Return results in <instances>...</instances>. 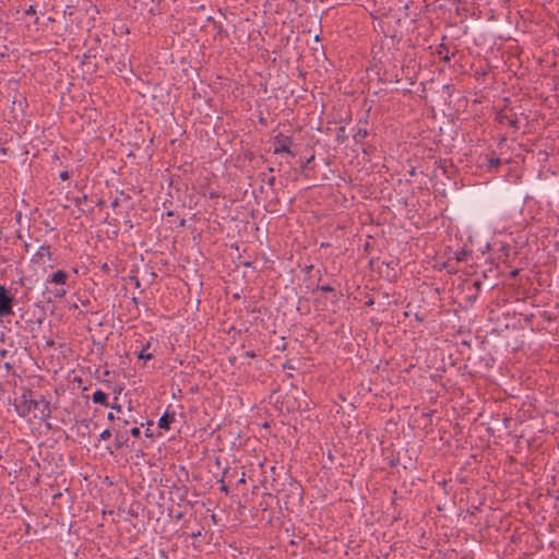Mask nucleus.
I'll return each mask as SVG.
<instances>
[{
  "instance_id": "f257e3e1",
  "label": "nucleus",
  "mask_w": 559,
  "mask_h": 559,
  "mask_svg": "<svg viewBox=\"0 0 559 559\" xmlns=\"http://www.w3.org/2000/svg\"><path fill=\"white\" fill-rule=\"evenodd\" d=\"M33 399V391L25 389L23 394L14 400L15 411L21 417H26L32 412Z\"/></svg>"
},
{
  "instance_id": "f03ea898",
  "label": "nucleus",
  "mask_w": 559,
  "mask_h": 559,
  "mask_svg": "<svg viewBox=\"0 0 559 559\" xmlns=\"http://www.w3.org/2000/svg\"><path fill=\"white\" fill-rule=\"evenodd\" d=\"M14 304V295L4 285L0 284V318L13 314Z\"/></svg>"
},
{
  "instance_id": "7ed1b4c3",
  "label": "nucleus",
  "mask_w": 559,
  "mask_h": 559,
  "mask_svg": "<svg viewBox=\"0 0 559 559\" xmlns=\"http://www.w3.org/2000/svg\"><path fill=\"white\" fill-rule=\"evenodd\" d=\"M32 409L34 411V417L40 420H46L51 416L50 402L44 396L33 399Z\"/></svg>"
},
{
  "instance_id": "20e7f679",
  "label": "nucleus",
  "mask_w": 559,
  "mask_h": 559,
  "mask_svg": "<svg viewBox=\"0 0 559 559\" xmlns=\"http://www.w3.org/2000/svg\"><path fill=\"white\" fill-rule=\"evenodd\" d=\"M273 144H274V154H281L283 152H288V147H292L294 144L293 138L283 134L280 132L273 138Z\"/></svg>"
},
{
  "instance_id": "39448f33",
  "label": "nucleus",
  "mask_w": 559,
  "mask_h": 559,
  "mask_svg": "<svg viewBox=\"0 0 559 559\" xmlns=\"http://www.w3.org/2000/svg\"><path fill=\"white\" fill-rule=\"evenodd\" d=\"M112 430L115 431V449L120 450L124 447L128 448L129 447L128 430H119V429H116L115 426H112Z\"/></svg>"
},
{
  "instance_id": "423d86ee",
  "label": "nucleus",
  "mask_w": 559,
  "mask_h": 559,
  "mask_svg": "<svg viewBox=\"0 0 559 559\" xmlns=\"http://www.w3.org/2000/svg\"><path fill=\"white\" fill-rule=\"evenodd\" d=\"M68 278H69L68 272H66L63 270H58V271L53 272L51 275H49L47 283L63 286L67 283Z\"/></svg>"
},
{
  "instance_id": "0eeeda50",
  "label": "nucleus",
  "mask_w": 559,
  "mask_h": 559,
  "mask_svg": "<svg viewBox=\"0 0 559 559\" xmlns=\"http://www.w3.org/2000/svg\"><path fill=\"white\" fill-rule=\"evenodd\" d=\"M207 21L213 24V28L215 29L214 40L226 38L229 36L227 29L224 28L222 22L214 20L212 16H209Z\"/></svg>"
},
{
  "instance_id": "6e6552de",
  "label": "nucleus",
  "mask_w": 559,
  "mask_h": 559,
  "mask_svg": "<svg viewBox=\"0 0 559 559\" xmlns=\"http://www.w3.org/2000/svg\"><path fill=\"white\" fill-rule=\"evenodd\" d=\"M176 413L166 411L158 419V427L164 430H169L170 425L175 421Z\"/></svg>"
},
{
  "instance_id": "1a4fd4ad",
  "label": "nucleus",
  "mask_w": 559,
  "mask_h": 559,
  "mask_svg": "<svg viewBox=\"0 0 559 559\" xmlns=\"http://www.w3.org/2000/svg\"><path fill=\"white\" fill-rule=\"evenodd\" d=\"M502 165L501 158L495 155L486 156V168L490 173H496L498 168Z\"/></svg>"
},
{
  "instance_id": "9d476101",
  "label": "nucleus",
  "mask_w": 559,
  "mask_h": 559,
  "mask_svg": "<svg viewBox=\"0 0 559 559\" xmlns=\"http://www.w3.org/2000/svg\"><path fill=\"white\" fill-rule=\"evenodd\" d=\"M44 257H47L48 259L52 258V254L50 252V245L44 243L39 247V250L34 254L32 261L33 262H39Z\"/></svg>"
},
{
  "instance_id": "9b49d317",
  "label": "nucleus",
  "mask_w": 559,
  "mask_h": 559,
  "mask_svg": "<svg viewBox=\"0 0 559 559\" xmlns=\"http://www.w3.org/2000/svg\"><path fill=\"white\" fill-rule=\"evenodd\" d=\"M109 397H108V394L103 392L102 390H97L93 393L92 395V401L95 403V404H99V405H103V406H109Z\"/></svg>"
},
{
  "instance_id": "f8f14e48",
  "label": "nucleus",
  "mask_w": 559,
  "mask_h": 559,
  "mask_svg": "<svg viewBox=\"0 0 559 559\" xmlns=\"http://www.w3.org/2000/svg\"><path fill=\"white\" fill-rule=\"evenodd\" d=\"M369 135V132L365 128H358L353 134L355 144L364 146V140Z\"/></svg>"
},
{
  "instance_id": "ddd939ff",
  "label": "nucleus",
  "mask_w": 559,
  "mask_h": 559,
  "mask_svg": "<svg viewBox=\"0 0 559 559\" xmlns=\"http://www.w3.org/2000/svg\"><path fill=\"white\" fill-rule=\"evenodd\" d=\"M150 347H151V342L147 341L146 344H144L142 346L140 353L138 354V358L145 360V361L151 360L154 357V354L147 352L150 349Z\"/></svg>"
},
{
  "instance_id": "4468645a",
  "label": "nucleus",
  "mask_w": 559,
  "mask_h": 559,
  "mask_svg": "<svg viewBox=\"0 0 559 559\" xmlns=\"http://www.w3.org/2000/svg\"><path fill=\"white\" fill-rule=\"evenodd\" d=\"M131 423H136V420L134 418H121V417H117V421L112 425L116 427V429H119V430H122L124 429L128 425H130Z\"/></svg>"
},
{
  "instance_id": "2eb2a0df",
  "label": "nucleus",
  "mask_w": 559,
  "mask_h": 559,
  "mask_svg": "<svg viewBox=\"0 0 559 559\" xmlns=\"http://www.w3.org/2000/svg\"><path fill=\"white\" fill-rule=\"evenodd\" d=\"M438 55L440 56V58L444 61H450V56H449V48L445 46V45H440L439 49H438Z\"/></svg>"
},
{
  "instance_id": "dca6fc26",
  "label": "nucleus",
  "mask_w": 559,
  "mask_h": 559,
  "mask_svg": "<svg viewBox=\"0 0 559 559\" xmlns=\"http://www.w3.org/2000/svg\"><path fill=\"white\" fill-rule=\"evenodd\" d=\"M51 294L53 295V298L61 299L66 296L67 289L63 287L56 288L53 292H51Z\"/></svg>"
},
{
  "instance_id": "f3484780",
  "label": "nucleus",
  "mask_w": 559,
  "mask_h": 559,
  "mask_svg": "<svg viewBox=\"0 0 559 559\" xmlns=\"http://www.w3.org/2000/svg\"><path fill=\"white\" fill-rule=\"evenodd\" d=\"M471 253H472V252H471L469 250H465V249H463V250H461V251L457 253V255H456V260H457L459 262H461V261H465V260L467 259V257H468Z\"/></svg>"
},
{
  "instance_id": "a211bd4d",
  "label": "nucleus",
  "mask_w": 559,
  "mask_h": 559,
  "mask_svg": "<svg viewBox=\"0 0 559 559\" xmlns=\"http://www.w3.org/2000/svg\"><path fill=\"white\" fill-rule=\"evenodd\" d=\"M126 69H127V61L124 59L119 60L116 64L117 72L122 73Z\"/></svg>"
},
{
  "instance_id": "6ab92c4d",
  "label": "nucleus",
  "mask_w": 559,
  "mask_h": 559,
  "mask_svg": "<svg viewBox=\"0 0 559 559\" xmlns=\"http://www.w3.org/2000/svg\"><path fill=\"white\" fill-rule=\"evenodd\" d=\"M314 159V155H311L304 165H301V173L307 177L308 176V164H310Z\"/></svg>"
},
{
  "instance_id": "aec40b11",
  "label": "nucleus",
  "mask_w": 559,
  "mask_h": 559,
  "mask_svg": "<svg viewBox=\"0 0 559 559\" xmlns=\"http://www.w3.org/2000/svg\"><path fill=\"white\" fill-rule=\"evenodd\" d=\"M112 431H114L112 428L111 429H109V428L105 429L99 435V440H107V439H109L111 437V435H112Z\"/></svg>"
},
{
  "instance_id": "412c9836",
  "label": "nucleus",
  "mask_w": 559,
  "mask_h": 559,
  "mask_svg": "<svg viewBox=\"0 0 559 559\" xmlns=\"http://www.w3.org/2000/svg\"><path fill=\"white\" fill-rule=\"evenodd\" d=\"M317 289L321 290V292H324V293H334L335 292V288L332 287L331 285L326 284V285H319L317 287Z\"/></svg>"
},
{
  "instance_id": "4be33fe9",
  "label": "nucleus",
  "mask_w": 559,
  "mask_h": 559,
  "mask_svg": "<svg viewBox=\"0 0 559 559\" xmlns=\"http://www.w3.org/2000/svg\"><path fill=\"white\" fill-rule=\"evenodd\" d=\"M290 486L294 488L295 491H297V495L299 496V499H302V488L297 481H293Z\"/></svg>"
},
{
  "instance_id": "5701e85b",
  "label": "nucleus",
  "mask_w": 559,
  "mask_h": 559,
  "mask_svg": "<svg viewBox=\"0 0 559 559\" xmlns=\"http://www.w3.org/2000/svg\"><path fill=\"white\" fill-rule=\"evenodd\" d=\"M177 491H178V492H179V491H181V492L179 493V496H178L179 500H180V501L186 500V496H187V491H188L187 487H186V486H182L181 488H177Z\"/></svg>"
},
{
  "instance_id": "b1692460",
  "label": "nucleus",
  "mask_w": 559,
  "mask_h": 559,
  "mask_svg": "<svg viewBox=\"0 0 559 559\" xmlns=\"http://www.w3.org/2000/svg\"><path fill=\"white\" fill-rule=\"evenodd\" d=\"M131 435L132 437L134 438H140L141 437V430L139 427H133L131 428L130 430H128V435Z\"/></svg>"
},
{
  "instance_id": "393cba45",
  "label": "nucleus",
  "mask_w": 559,
  "mask_h": 559,
  "mask_svg": "<svg viewBox=\"0 0 559 559\" xmlns=\"http://www.w3.org/2000/svg\"><path fill=\"white\" fill-rule=\"evenodd\" d=\"M508 122H509V124H510L512 128H514V129H516V130H518V129H520V124H519V120H518L516 116H514V118H509V119H508Z\"/></svg>"
},
{
  "instance_id": "a878e982",
  "label": "nucleus",
  "mask_w": 559,
  "mask_h": 559,
  "mask_svg": "<svg viewBox=\"0 0 559 559\" xmlns=\"http://www.w3.org/2000/svg\"><path fill=\"white\" fill-rule=\"evenodd\" d=\"M86 201H87V195L86 194H84L83 197H78V198L74 199V203H75V205L78 207L81 206Z\"/></svg>"
},
{
  "instance_id": "bb28decb",
  "label": "nucleus",
  "mask_w": 559,
  "mask_h": 559,
  "mask_svg": "<svg viewBox=\"0 0 559 559\" xmlns=\"http://www.w3.org/2000/svg\"><path fill=\"white\" fill-rule=\"evenodd\" d=\"M71 177L70 173L68 170H63L59 174V178L62 180V181H66L68 180L69 178Z\"/></svg>"
},
{
  "instance_id": "cd10ccee",
  "label": "nucleus",
  "mask_w": 559,
  "mask_h": 559,
  "mask_svg": "<svg viewBox=\"0 0 559 559\" xmlns=\"http://www.w3.org/2000/svg\"><path fill=\"white\" fill-rule=\"evenodd\" d=\"M344 131H345V127H343V126L337 129V141H340L341 143H343L345 141V136H341L340 132H344Z\"/></svg>"
},
{
  "instance_id": "c85d7f7f",
  "label": "nucleus",
  "mask_w": 559,
  "mask_h": 559,
  "mask_svg": "<svg viewBox=\"0 0 559 559\" xmlns=\"http://www.w3.org/2000/svg\"><path fill=\"white\" fill-rule=\"evenodd\" d=\"M373 148H374L373 145L362 146V153L366 155H369L372 153Z\"/></svg>"
},
{
  "instance_id": "c756f323",
  "label": "nucleus",
  "mask_w": 559,
  "mask_h": 559,
  "mask_svg": "<svg viewBox=\"0 0 559 559\" xmlns=\"http://www.w3.org/2000/svg\"><path fill=\"white\" fill-rule=\"evenodd\" d=\"M26 15H33L36 14V10L34 5H29L28 9L25 10Z\"/></svg>"
},
{
  "instance_id": "7c9ffc66",
  "label": "nucleus",
  "mask_w": 559,
  "mask_h": 559,
  "mask_svg": "<svg viewBox=\"0 0 559 559\" xmlns=\"http://www.w3.org/2000/svg\"><path fill=\"white\" fill-rule=\"evenodd\" d=\"M109 406H110L112 409L117 411V412H121V409H122V406H121L120 404H118V403L109 404Z\"/></svg>"
},
{
  "instance_id": "2f4dec72",
  "label": "nucleus",
  "mask_w": 559,
  "mask_h": 559,
  "mask_svg": "<svg viewBox=\"0 0 559 559\" xmlns=\"http://www.w3.org/2000/svg\"><path fill=\"white\" fill-rule=\"evenodd\" d=\"M275 181H276L275 176H271V177L266 180V183H267L270 187H273V186L275 185Z\"/></svg>"
},
{
  "instance_id": "473e14b6",
  "label": "nucleus",
  "mask_w": 559,
  "mask_h": 559,
  "mask_svg": "<svg viewBox=\"0 0 559 559\" xmlns=\"http://www.w3.org/2000/svg\"><path fill=\"white\" fill-rule=\"evenodd\" d=\"M107 419L114 421V424L117 421V417L111 412L107 414Z\"/></svg>"
},
{
  "instance_id": "72a5a7b5",
  "label": "nucleus",
  "mask_w": 559,
  "mask_h": 559,
  "mask_svg": "<svg viewBox=\"0 0 559 559\" xmlns=\"http://www.w3.org/2000/svg\"><path fill=\"white\" fill-rule=\"evenodd\" d=\"M120 205V200L118 198H116L112 202H111V207L112 209H116Z\"/></svg>"
},
{
  "instance_id": "f704fd0d",
  "label": "nucleus",
  "mask_w": 559,
  "mask_h": 559,
  "mask_svg": "<svg viewBox=\"0 0 559 559\" xmlns=\"http://www.w3.org/2000/svg\"><path fill=\"white\" fill-rule=\"evenodd\" d=\"M542 316L547 321H551L552 320L551 314H549L547 311H544Z\"/></svg>"
},
{
  "instance_id": "c9c22d12",
  "label": "nucleus",
  "mask_w": 559,
  "mask_h": 559,
  "mask_svg": "<svg viewBox=\"0 0 559 559\" xmlns=\"http://www.w3.org/2000/svg\"><path fill=\"white\" fill-rule=\"evenodd\" d=\"M218 197H219V194H218V192H216V191H211V192L209 193V198H210V199H217Z\"/></svg>"
},
{
  "instance_id": "e433bc0d",
  "label": "nucleus",
  "mask_w": 559,
  "mask_h": 559,
  "mask_svg": "<svg viewBox=\"0 0 559 559\" xmlns=\"http://www.w3.org/2000/svg\"><path fill=\"white\" fill-rule=\"evenodd\" d=\"M102 271H103V272H105V273H108V272L110 271L109 265H108L107 263H104V264L102 265Z\"/></svg>"
},
{
  "instance_id": "4c0bfd02",
  "label": "nucleus",
  "mask_w": 559,
  "mask_h": 559,
  "mask_svg": "<svg viewBox=\"0 0 559 559\" xmlns=\"http://www.w3.org/2000/svg\"><path fill=\"white\" fill-rule=\"evenodd\" d=\"M474 286H475L476 290H477V292H479V290H480V288H481V282H480V281H476V282L474 283Z\"/></svg>"
},
{
  "instance_id": "58836bf2",
  "label": "nucleus",
  "mask_w": 559,
  "mask_h": 559,
  "mask_svg": "<svg viewBox=\"0 0 559 559\" xmlns=\"http://www.w3.org/2000/svg\"><path fill=\"white\" fill-rule=\"evenodd\" d=\"M245 355H246L247 357H249V358H253V357H255V353H254L253 350H248V352H246V354H245Z\"/></svg>"
},
{
  "instance_id": "ea45409f",
  "label": "nucleus",
  "mask_w": 559,
  "mask_h": 559,
  "mask_svg": "<svg viewBox=\"0 0 559 559\" xmlns=\"http://www.w3.org/2000/svg\"><path fill=\"white\" fill-rule=\"evenodd\" d=\"M397 464H399V459H393V460H391V461H390V466H391V467H394V466H396Z\"/></svg>"
},
{
  "instance_id": "a19ab883",
  "label": "nucleus",
  "mask_w": 559,
  "mask_h": 559,
  "mask_svg": "<svg viewBox=\"0 0 559 559\" xmlns=\"http://www.w3.org/2000/svg\"><path fill=\"white\" fill-rule=\"evenodd\" d=\"M498 119H499V122H503L504 120H508L509 117L506 115H499Z\"/></svg>"
},
{
  "instance_id": "79ce46f5",
  "label": "nucleus",
  "mask_w": 559,
  "mask_h": 559,
  "mask_svg": "<svg viewBox=\"0 0 559 559\" xmlns=\"http://www.w3.org/2000/svg\"><path fill=\"white\" fill-rule=\"evenodd\" d=\"M287 155H289L290 157H295L296 156V153L292 150V147H288V152H285Z\"/></svg>"
},
{
  "instance_id": "37998d69",
  "label": "nucleus",
  "mask_w": 559,
  "mask_h": 559,
  "mask_svg": "<svg viewBox=\"0 0 559 559\" xmlns=\"http://www.w3.org/2000/svg\"><path fill=\"white\" fill-rule=\"evenodd\" d=\"M174 518L179 521L183 518V512H178L177 514L174 515Z\"/></svg>"
},
{
  "instance_id": "c03bdc74",
  "label": "nucleus",
  "mask_w": 559,
  "mask_h": 559,
  "mask_svg": "<svg viewBox=\"0 0 559 559\" xmlns=\"http://www.w3.org/2000/svg\"><path fill=\"white\" fill-rule=\"evenodd\" d=\"M104 204H105V201L103 199H98L96 202V206H99V207L104 206Z\"/></svg>"
},
{
  "instance_id": "a18cd8bd",
  "label": "nucleus",
  "mask_w": 559,
  "mask_h": 559,
  "mask_svg": "<svg viewBox=\"0 0 559 559\" xmlns=\"http://www.w3.org/2000/svg\"><path fill=\"white\" fill-rule=\"evenodd\" d=\"M440 164H442V162H440ZM440 168L442 169L443 174H445V175L448 174V168H447V166H444V165H440Z\"/></svg>"
},
{
  "instance_id": "49530a36",
  "label": "nucleus",
  "mask_w": 559,
  "mask_h": 559,
  "mask_svg": "<svg viewBox=\"0 0 559 559\" xmlns=\"http://www.w3.org/2000/svg\"><path fill=\"white\" fill-rule=\"evenodd\" d=\"M8 148L7 147H1L0 148V153L3 154V155H7L8 154Z\"/></svg>"
},
{
  "instance_id": "de8ad7c7",
  "label": "nucleus",
  "mask_w": 559,
  "mask_h": 559,
  "mask_svg": "<svg viewBox=\"0 0 559 559\" xmlns=\"http://www.w3.org/2000/svg\"><path fill=\"white\" fill-rule=\"evenodd\" d=\"M373 304H374L373 299H369L368 301H366L367 307H371Z\"/></svg>"
},
{
  "instance_id": "09e8293b",
  "label": "nucleus",
  "mask_w": 559,
  "mask_h": 559,
  "mask_svg": "<svg viewBox=\"0 0 559 559\" xmlns=\"http://www.w3.org/2000/svg\"><path fill=\"white\" fill-rule=\"evenodd\" d=\"M145 436H146V437H148V438H151V437H153V433L151 432V430H150V429H146V431H145Z\"/></svg>"
},
{
  "instance_id": "8fccbe9b",
  "label": "nucleus",
  "mask_w": 559,
  "mask_h": 559,
  "mask_svg": "<svg viewBox=\"0 0 559 559\" xmlns=\"http://www.w3.org/2000/svg\"><path fill=\"white\" fill-rule=\"evenodd\" d=\"M4 368H5L7 370H10V369L12 368V365H11L10 362H5V364H4Z\"/></svg>"
},
{
  "instance_id": "3c124183",
  "label": "nucleus",
  "mask_w": 559,
  "mask_h": 559,
  "mask_svg": "<svg viewBox=\"0 0 559 559\" xmlns=\"http://www.w3.org/2000/svg\"><path fill=\"white\" fill-rule=\"evenodd\" d=\"M124 223H126V225H129V228H132V227H133V225H132V223H131V221H130V219H126V222H124Z\"/></svg>"
},
{
  "instance_id": "603ef678",
  "label": "nucleus",
  "mask_w": 559,
  "mask_h": 559,
  "mask_svg": "<svg viewBox=\"0 0 559 559\" xmlns=\"http://www.w3.org/2000/svg\"><path fill=\"white\" fill-rule=\"evenodd\" d=\"M7 353H8V350H7V349H2V350L0 352V356H1V357H4V356L7 355Z\"/></svg>"
},
{
  "instance_id": "864d4df0",
  "label": "nucleus",
  "mask_w": 559,
  "mask_h": 559,
  "mask_svg": "<svg viewBox=\"0 0 559 559\" xmlns=\"http://www.w3.org/2000/svg\"><path fill=\"white\" fill-rule=\"evenodd\" d=\"M518 273H519V271H518V270H514V271H512V272H511V276H512V277H515V276L518 275Z\"/></svg>"
},
{
  "instance_id": "5fc2aeb1",
  "label": "nucleus",
  "mask_w": 559,
  "mask_h": 559,
  "mask_svg": "<svg viewBox=\"0 0 559 559\" xmlns=\"http://www.w3.org/2000/svg\"><path fill=\"white\" fill-rule=\"evenodd\" d=\"M185 224H186V219H183V218H182V219L180 221V224H179V225H180L181 227H183V226H185Z\"/></svg>"
},
{
  "instance_id": "6e6d98bb",
  "label": "nucleus",
  "mask_w": 559,
  "mask_h": 559,
  "mask_svg": "<svg viewBox=\"0 0 559 559\" xmlns=\"http://www.w3.org/2000/svg\"><path fill=\"white\" fill-rule=\"evenodd\" d=\"M223 491L227 492L228 489H227V486L223 485L222 488H221Z\"/></svg>"
},
{
  "instance_id": "4d7b16f0",
  "label": "nucleus",
  "mask_w": 559,
  "mask_h": 559,
  "mask_svg": "<svg viewBox=\"0 0 559 559\" xmlns=\"http://www.w3.org/2000/svg\"><path fill=\"white\" fill-rule=\"evenodd\" d=\"M123 197H124V200H130V195L129 194H124V193H121Z\"/></svg>"
},
{
  "instance_id": "13d9d810",
  "label": "nucleus",
  "mask_w": 559,
  "mask_h": 559,
  "mask_svg": "<svg viewBox=\"0 0 559 559\" xmlns=\"http://www.w3.org/2000/svg\"><path fill=\"white\" fill-rule=\"evenodd\" d=\"M166 215H167V216H173V215H174V212H173V211H168V212L166 213Z\"/></svg>"
},
{
  "instance_id": "bf43d9fd",
  "label": "nucleus",
  "mask_w": 559,
  "mask_h": 559,
  "mask_svg": "<svg viewBox=\"0 0 559 559\" xmlns=\"http://www.w3.org/2000/svg\"><path fill=\"white\" fill-rule=\"evenodd\" d=\"M416 320H417V321H419V322H421L424 319H423V318H420L418 314H416Z\"/></svg>"
},
{
  "instance_id": "052dcab7",
  "label": "nucleus",
  "mask_w": 559,
  "mask_h": 559,
  "mask_svg": "<svg viewBox=\"0 0 559 559\" xmlns=\"http://www.w3.org/2000/svg\"><path fill=\"white\" fill-rule=\"evenodd\" d=\"M409 175H411V176H414V175H415V168H413V169L409 171Z\"/></svg>"
},
{
  "instance_id": "680f3d73",
  "label": "nucleus",
  "mask_w": 559,
  "mask_h": 559,
  "mask_svg": "<svg viewBox=\"0 0 559 559\" xmlns=\"http://www.w3.org/2000/svg\"><path fill=\"white\" fill-rule=\"evenodd\" d=\"M135 286L140 287V281L139 280L135 281Z\"/></svg>"
},
{
  "instance_id": "e2e57ef3",
  "label": "nucleus",
  "mask_w": 559,
  "mask_h": 559,
  "mask_svg": "<svg viewBox=\"0 0 559 559\" xmlns=\"http://www.w3.org/2000/svg\"><path fill=\"white\" fill-rule=\"evenodd\" d=\"M312 267H313V265H309V266L307 267V271H310Z\"/></svg>"
},
{
  "instance_id": "0e129e2a",
  "label": "nucleus",
  "mask_w": 559,
  "mask_h": 559,
  "mask_svg": "<svg viewBox=\"0 0 559 559\" xmlns=\"http://www.w3.org/2000/svg\"><path fill=\"white\" fill-rule=\"evenodd\" d=\"M269 171L273 173V171H274V168H273V167H270V168H269Z\"/></svg>"
},
{
  "instance_id": "69168bd1",
  "label": "nucleus",
  "mask_w": 559,
  "mask_h": 559,
  "mask_svg": "<svg viewBox=\"0 0 559 559\" xmlns=\"http://www.w3.org/2000/svg\"><path fill=\"white\" fill-rule=\"evenodd\" d=\"M28 248H29V245L25 243V249L28 250Z\"/></svg>"
}]
</instances>
